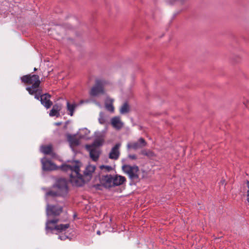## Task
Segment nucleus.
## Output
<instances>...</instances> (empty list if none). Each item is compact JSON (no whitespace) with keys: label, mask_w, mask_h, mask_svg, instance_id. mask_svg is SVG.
<instances>
[{"label":"nucleus","mask_w":249,"mask_h":249,"mask_svg":"<svg viewBox=\"0 0 249 249\" xmlns=\"http://www.w3.org/2000/svg\"><path fill=\"white\" fill-rule=\"evenodd\" d=\"M80 167V162L78 161H71L68 164L62 165L61 167L62 170L69 174L71 183L77 186H81L85 181H89L96 168L94 165H89L86 168L83 176L79 173Z\"/></svg>","instance_id":"nucleus-1"},{"label":"nucleus","mask_w":249,"mask_h":249,"mask_svg":"<svg viewBox=\"0 0 249 249\" xmlns=\"http://www.w3.org/2000/svg\"><path fill=\"white\" fill-rule=\"evenodd\" d=\"M22 83L30 85V86L26 88V89L30 95H34L36 99H38L39 92L41 88L40 87L41 81L39 76L36 74H27L20 78Z\"/></svg>","instance_id":"nucleus-2"},{"label":"nucleus","mask_w":249,"mask_h":249,"mask_svg":"<svg viewBox=\"0 0 249 249\" xmlns=\"http://www.w3.org/2000/svg\"><path fill=\"white\" fill-rule=\"evenodd\" d=\"M56 190H51L47 192V196H64L68 192V182L65 179L60 178L58 179L54 186Z\"/></svg>","instance_id":"nucleus-3"},{"label":"nucleus","mask_w":249,"mask_h":249,"mask_svg":"<svg viewBox=\"0 0 249 249\" xmlns=\"http://www.w3.org/2000/svg\"><path fill=\"white\" fill-rule=\"evenodd\" d=\"M123 171L128 175L129 178L132 180H137L139 177V169L137 166L124 165L122 167Z\"/></svg>","instance_id":"nucleus-4"},{"label":"nucleus","mask_w":249,"mask_h":249,"mask_svg":"<svg viewBox=\"0 0 249 249\" xmlns=\"http://www.w3.org/2000/svg\"><path fill=\"white\" fill-rule=\"evenodd\" d=\"M58 221L59 219L57 218H54L52 220H48L46 224V229L47 230H50L51 231L55 230L59 232H62L66 231L70 227L69 224L52 226V225H55L58 223Z\"/></svg>","instance_id":"nucleus-5"},{"label":"nucleus","mask_w":249,"mask_h":249,"mask_svg":"<svg viewBox=\"0 0 249 249\" xmlns=\"http://www.w3.org/2000/svg\"><path fill=\"white\" fill-rule=\"evenodd\" d=\"M147 142L142 138H140L137 141L127 143L126 148L128 150L133 149L137 150L146 146Z\"/></svg>","instance_id":"nucleus-6"},{"label":"nucleus","mask_w":249,"mask_h":249,"mask_svg":"<svg viewBox=\"0 0 249 249\" xmlns=\"http://www.w3.org/2000/svg\"><path fill=\"white\" fill-rule=\"evenodd\" d=\"M105 82L103 80H98L96 81L95 85L91 88L90 94L92 96H97L99 94L104 93V86Z\"/></svg>","instance_id":"nucleus-7"},{"label":"nucleus","mask_w":249,"mask_h":249,"mask_svg":"<svg viewBox=\"0 0 249 249\" xmlns=\"http://www.w3.org/2000/svg\"><path fill=\"white\" fill-rule=\"evenodd\" d=\"M38 99L37 100H40L41 103L46 108L48 109L51 107L53 105L52 102L50 100L51 95L49 93H45L42 94V89L40 92H39Z\"/></svg>","instance_id":"nucleus-8"},{"label":"nucleus","mask_w":249,"mask_h":249,"mask_svg":"<svg viewBox=\"0 0 249 249\" xmlns=\"http://www.w3.org/2000/svg\"><path fill=\"white\" fill-rule=\"evenodd\" d=\"M86 148L89 152V156L92 160L97 161L101 153L99 148L94 146H86Z\"/></svg>","instance_id":"nucleus-9"},{"label":"nucleus","mask_w":249,"mask_h":249,"mask_svg":"<svg viewBox=\"0 0 249 249\" xmlns=\"http://www.w3.org/2000/svg\"><path fill=\"white\" fill-rule=\"evenodd\" d=\"M62 212V207L48 205L46 213L48 215L56 216L59 215Z\"/></svg>","instance_id":"nucleus-10"},{"label":"nucleus","mask_w":249,"mask_h":249,"mask_svg":"<svg viewBox=\"0 0 249 249\" xmlns=\"http://www.w3.org/2000/svg\"><path fill=\"white\" fill-rule=\"evenodd\" d=\"M121 145V144L120 143H117L112 148L108 156L110 159L114 160L118 159L120 155L119 149Z\"/></svg>","instance_id":"nucleus-11"},{"label":"nucleus","mask_w":249,"mask_h":249,"mask_svg":"<svg viewBox=\"0 0 249 249\" xmlns=\"http://www.w3.org/2000/svg\"><path fill=\"white\" fill-rule=\"evenodd\" d=\"M111 124L116 130H120L124 126V123L120 116H115L111 119Z\"/></svg>","instance_id":"nucleus-12"},{"label":"nucleus","mask_w":249,"mask_h":249,"mask_svg":"<svg viewBox=\"0 0 249 249\" xmlns=\"http://www.w3.org/2000/svg\"><path fill=\"white\" fill-rule=\"evenodd\" d=\"M113 176L111 175H107L102 177L101 182L106 187L110 188L113 187Z\"/></svg>","instance_id":"nucleus-13"},{"label":"nucleus","mask_w":249,"mask_h":249,"mask_svg":"<svg viewBox=\"0 0 249 249\" xmlns=\"http://www.w3.org/2000/svg\"><path fill=\"white\" fill-rule=\"evenodd\" d=\"M42 169L43 170L49 171L53 170L56 169V165L50 160H42Z\"/></svg>","instance_id":"nucleus-14"},{"label":"nucleus","mask_w":249,"mask_h":249,"mask_svg":"<svg viewBox=\"0 0 249 249\" xmlns=\"http://www.w3.org/2000/svg\"><path fill=\"white\" fill-rule=\"evenodd\" d=\"M113 187L121 185L126 181L125 177L117 175L113 176Z\"/></svg>","instance_id":"nucleus-15"},{"label":"nucleus","mask_w":249,"mask_h":249,"mask_svg":"<svg viewBox=\"0 0 249 249\" xmlns=\"http://www.w3.org/2000/svg\"><path fill=\"white\" fill-rule=\"evenodd\" d=\"M61 107L58 104L54 105L52 109L51 110L49 115L50 116H56L58 117L60 115L59 111L61 110Z\"/></svg>","instance_id":"nucleus-16"},{"label":"nucleus","mask_w":249,"mask_h":249,"mask_svg":"<svg viewBox=\"0 0 249 249\" xmlns=\"http://www.w3.org/2000/svg\"><path fill=\"white\" fill-rule=\"evenodd\" d=\"M68 141L71 146H75L79 144V140L75 135H69Z\"/></svg>","instance_id":"nucleus-17"},{"label":"nucleus","mask_w":249,"mask_h":249,"mask_svg":"<svg viewBox=\"0 0 249 249\" xmlns=\"http://www.w3.org/2000/svg\"><path fill=\"white\" fill-rule=\"evenodd\" d=\"M77 105L76 103L70 104L69 101L67 102V109L69 112V114L71 116H73L74 110L77 107Z\"/></svg>","instance_id":"nucleus-18"},{"label":"nucleus","mask_w":249,"mask_h":249,"mask_svg":"<svg viewBox=\"0 0 249 249\" xmlns=\"http://www.w3.org/2000/svg\"><path fill=\"white\" fill-rule=\"evenodd\" d=\"M41 151L44 154H50L52 152V146L51 145L42 146Z\"/></svg>","instance_id":"nucleus-19"},{"label":"nucleus","mask_w":249,"mask_h":249,"mask_svg":"<svg viewBox=\"0 0 249 249\" xmlns=\"http://www.w3.org/2000/svg\"><path fill=\"white\" fill-rule=\"evenodd\" d=\"M129 111V106L127 103H124L121 107L120 112L121 114H125Z\"/></svg>","instance_id":"nucleus-20"},{"label":"nucleus","mask_w":249,"mask_h":249,"mask_svg":"<svg viewBox=\"0 0 249 249\" xmlns=\"http://www.w3.org/2000/svg\"><path fill=\"white\" fill-rule=\"evenodd\" d=\"M106 108L107 110L113 112L114 111V107L112 102L110 103H106Z\"/></svg>","instance_id":"nucleus-21"},{"label":"nucleus","mask_w":249,"mask_h":249,"mask_svg":"<svg viewBox=\"0 0 249 249\" xmlns=\"http://www.w3.org/2000/svg\"><path fill=\"white\" fill-rule=\"evenodd\" d=\"M102 145V142L99 140L95 141L91 145H87L86 146H94L98 147Z\"/></svg>","instance_id":"nucleus-22"},{"label":"nucleus","mask_w":249,"mask_h":249,"mask_svg":"<svg viewBox=\"0 0 249 249\" xmlns=\"http://www.w3.org/2000/svg\"><path fill=\"white\" fill-rule=\"evenodd\" d=\"M100 168L101 169H106V171L109 172L111 170H112V167L110 166H108V165H101L100 166Z\"/></svg>","instance_id":"nucleus-23"},{"label":"nucleus","mask_w":249,"mask_h":249,"mask_svg":"<svg viewBox=\"0 0 249 249\" xmlns=\"http://www.w3.org/2000/svg\"><path fill=\"white\" fill-rule=\"evenodd\" d=\"M99 122L101 124H104L105 122V119L103 116H100V118H99Z\"/></svg>","instance_id":"nucleus-24"},{"label":"nucleus","mask_w":249,"mask_h":249,"mask_svg":"<svg viewBox=\"0 0 249 249\" xmlns=\"http://www.w3.org/2000/svg\"><path fill=\"white\" fill-rule=\"evenodd\" d=\"M128 157L129 159L131 160H136L137 159V156L136 155H129Z\"/></svg>","instance_id":"nucleus-25"},{"label":"nucleus","mask_w":249,"mask_h":249,"mask_svg":"<svg viewBox=\"0 0 249 249\" xmlns=\"http://www.w3.org/2000/svg\"><path fill=\"white\" fill-rule=\"evenodd\" d=\"M68 237L65 236V235H60L58 237V238L62 240H65L66 238H67Z\"/></svg>","instance_id":"nucleus-26"},{"label":"nucleus","mask_w":249,"mask_h":249,"mask_svg":"<svg viewBox=\"0 0 249 249\" xmlns=\"http://www.w3.org/2000/svg\"><path fill=\"white\" fill-rule=\"evenodd\" d=\"M141 154L144 155H147V153L145 150H142L141 151Z\"/></svg>","instance_id":"nucleus-27"},{"label":"nucleus","mask_w":249,"mask_h":249,"mask_svg":"<svg viewBox=\"0 0 249 249\" xmlns=\"http://www.w3.org/2000/svg\"><path fill=\"white\" fill-rule=\"evenodd\" d=\"M97 233L98 234H99V235H100V234H101V233H100V231H97Z\"/></svg>","instance_id":"nucleus-28"},{"label":"nucleus","mask_w":249,"mask_h":249,"mask_svg":"<svg viewBox=\"0 0 249 249\" xmlns=\"http://www.w3.org/2000/svg\"><path fill=\"white\" fill-rule=\"evenodd\" d=\"M34 70V71H37V69L35 68Z\"/></svg>","instance_id":"nucleus-29"}]
</instances>
